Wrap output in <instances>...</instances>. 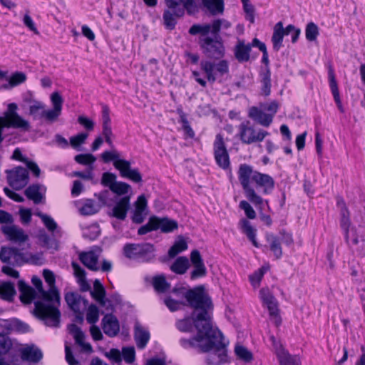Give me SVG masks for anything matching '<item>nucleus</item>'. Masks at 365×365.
I'll list each match as a JSON object with an SVG mask.
<instances>
[{"label": "nucleus", "mask_w": 365, "mask_h": 365, "mask_svg": "<svg viewBox=\"0 0 365 365\" xmlns=\"http://www.w3.org/2000/svg\"><path fill=\"white\" fill-rule=\"evenodd\" d=\"M198 44L202 53L208 58L220 60L217 63L210 61H202L201 69L205 73L207 81L213 83L217 80V76H223L229 73V63L227 60L222 59L225 55L224 41L220 35L209 36H200Z\"/></svg>", "instance_id": "obj_1"}, {"label": "nucleus", "mask_w": 365, "mask_h": 365, "mask_svg": "<svg viewBox=\"0 0 365 365\" xmlns=\"http://www.w3.org/2000/svg\"><path fill=\"white\" fill-rule=\"evenodd\" d=\"M237 175L246 197L256 206L262 205L263 199L251 186V182L255 184L257 188H262L264 195L270 194L274 188L275 182L272 176L254 170L248 164H240Z\"/></svg>", "instance_id": "obj_2"}, {"label": "nucleus", "mask_w": 365, "mask_h": 365, "mask_svg": "<svg viewBox=\"0 0 365 365\" xmlns=\"http://www.w3.org/2000/svg\"><path fill=\"white\" fill-rule=\"evenodd\" d=\"M197 334L190 339L182 338L179 343L184 349L198 348L200 352L207 353L212 349L220 350L223 347V335L212 324L207 322L204 326L196 324Z\"/></svg>", "instance_id": "obj_3"}, {"label": "nucleus", "mask_w": 365, "mask_h": 365, "mask_svg": "<svg viewBox=\"0 0 365 365\" xmlns=\"http://www.w3.org/2000/svg\"><path fill=\"white\" fill-rule=\"evenodd\" d=\"M41 300L34 302V314L43 320L47 326L58 327L60 324L61 312L52 304V302L60 303V294L56 287H51L48 291L44 289L41 293Z\"/></svg>", "instance_id": "obj_4"}, {"label": "nucleus", "mask_w": 365, "mask_h": 365, "mask_svg": "<svg viewBox=\"0 0 365 365\" xmlns=\"http://www.w3.org/2000/svg\"><path fill=\"white\" fill-rule=\"evenodd\" d=\"M165 8L163 14L165 28L172 31L175 29L179 19L185 16V11L192 15L197 11L195 0H164Z\"/></svg>", "instance_id": "obj_5"}, {"label": "nucleus", "mask_w": 365, "mask_h": 365, "mask_svg": "<svg viewBox=\"0 0 365 365\" xmlns=\"http://www.w3.org/2000/svg\"><path fill=\"white\" fill-rule=\"evenodd\" d=\"M187 304L193 308L195 312L200 310L196 314L197 321L211 319L209 311L212 309V302L211 298L205 292L203 286H198L192 289H188V292L185 296Z\"/></svg>", "instance_id": "obj_6"}, {"label": "nucleus", "mask_w": 365, "mask_h": 365, "mask_svg": "<svg viewBox=\"0 0 365 365\" xmlns=\"http://www.w3.org/2000/svg\"><path fill=\"white\" fill-rule=\"evenodd\" d=\"M155 251L154 245L148 242L127 243L123 248V255L126 258L146 263L155 259Z\"/></svg>", "instance_id": "obj_7"}, {"label": "nucleus", "mask_w": 365, "mask_h": 365, "mask_svg": "<svg viewBox=\"0 0 365 365\" xmlns=\"http://www.w3.org/2000/svg\"><path fill=\"white\" fill-rule=\"evenodd\" d=\"M231 26L230 22L225 19H217L211 24H195L189 29V34L192 36L200 34L206 36L210 32L212 35H220L221 28L227 29Z\"/></svg>", "instance_id": "obj_8"}, {"label": "nucleus", "mask_w": 365, "mask_h": 365, "mask_svg": "<svg viewBox=\"0 0 365 365\" xmlns=\"http://www.w3.org/2000/svg\"><path fill=\"white\" fill-rule=\"evenodd\" d=\"M239 136L242 143L252 144L256 142H262L269 133L262 129L256 132L254 127L250 125V122L247 120L239 125Z\"/></svg>", "instance_id": "obj_9"}, {"label": "nucleus", "mask_w": 365, "mask_h": 365, "mask_svg": "<svg viewBox=\"0 0 365 365\" xmlns=\"http://www.w3.org/2000/svg\"><path fill=\"white\" fill-rule=\"evenodd\" d=\"M6 173L8 184L16 190L22 189L29 182V172L21 166L6 170Z\"/></svg>", "instance_id": "obj_10"}, {"label": "nucleus", "mask_w": 365, "mask_h": 365, "mask_svg": "<svg viewBox=\"0 0 365 365\" xmlns=\"http://www.w3.org/2000/svg\"><path fill=\"white\" fill-rule=\"evenodd\" d=\"M0 260L13 267H20L29 262L24 253L19 249L14 247H1Z\"/></svg>", "instance_id": "obj_11"}, {"label": "nucleus", "mask_w": 365, "mask_h": 365, "mask_svg": "<svg viewBox=\"0 0 365 365\" xmlns=\"http://www.w3.org/2000/svg\"><path fill=\"white\" fill-rule=\"evenodd\" d=\"M213 150L217 165L223 170L228 169L230 166V156L221 134L216 135L213 143Z\"/></svg>", "instance_id": "obj_12"}, {"label": "nucleus", "mask_w": 365, "mask_h": 365, "mask_svg": "<svg viewBox=\"0 0 365 365\" xmlns=\"http://www.w3.org/2000/svg\"><path fill=\"white\" fill-rule=\"evenodd\" d=\"M259 297L263 304L267 306L269 316L275 319L277 327L282 323V319L279 314L278 302L274 295L268 289H262L259 291Z\"/></svg>", "instance_id": "obj_13"}, {"label": "nucleus", "mask_w": 365, "mask_h": 365, "mask_svg": "<svg viewBox=\"0 0 365 365\" xmlns=\"http://www.w3.org/2000/svg\"><path fill=\"white\" fill-rule=\"evenodd\" d=\"M51 101L53 105V108L48 110H43L41 117H43L49 122H54L61 114L63 99L61 95L56 91L51 95Z\"/></svg>", "instance_id": "obj_14"}, {"label": "nucleus", "mask_w": 365, "mask_h": 365, "mask_svg": "<svg viewBox=\"0 0 365 365\" xmlns=\"http://www.w3.org/2000/svg\"><path fill=\"white\" fill-rule=\"evenodd\" d=\"M190 262L193 267L190 272V279L195 280L207 275V268L204 264L200 252L197 250H193L190 253Z\"/></svg>", "instance_id": "obj_15"}, {"label": "nucleus", "mask_w": 365, "mask_h": 365, "mask_svg": "<svg viewBox=\"0 0 365 365\" xmlns=\"http://www.w3.org/2000/svg\"><path fill=\"white\" fill-rule=\"evenodd\" d=\"M11 329L12 326L9 321L0 319V356L7 354L13 346L8 336Z\"/></svg>", "instance_id": "obj_16"}, {"label": "nucleus", "mask_w": 365, "mask_h": 365, "mask_svg": "<svg viewBox=\"0 0 365 365\" xmlns=\"http://www.w3.org/2000/svg\"><path fill=\"white\" fill-rule=\"evenodd\" d=\"M115 168L119 170L120 175L122 178L129 179L134 182H142V175L138 169H132L129 161H118L115 163Z\"/></svg>", "instance_id": "obj_17"}, {"label": "nucleus", "mask_w": 365, "mask_h": 365, "mask_svg": "<svg viewBox=\"0 0 365 365\" xmlns=\"http://www.w3.org/2000/svg\"><path fill=\"white\" fill-rule=\"evenodd\" d=\"M0 127L2 131L5 128L21 129L24 131H29L31 128L29 122L24 120L18 113L14 114L13 116H9L8 118L0 117Z\"/></svg>", "instance_id": "obj_18"}, {"label": "nucleus", "mask_w": 365, "mask_h": 365, "mask_svg": "<svg viewBox=\"0 0 365 365\" xmlns=\"http://www.w3.org/2000/svg\"><path fill=\"white\" fill-rule=\"evenodd\" d=\"M1 230L6 239L11 242L21 244L29 240V236L24 230L15 225L1 226Z\"/></svg>", "instance_id": "obj_19"}, {"label": "nucleus", "mask_w": 365, "mask_h": 365, "mask_svg": "<svg viewBox=\"0 0 365 365\" xmlns=\"http://www.w3.org/2000/svg\"><path fill=\"white\" fill-rule=\"evenodd\" d=\"M196 312H192L190 317H185L182 319H179L176 322L177 329L182 332H191L193 330V327L196 328V324L204 326L205 323L212 324L211 319H207L206 322L204 320L197 321Z\"/></svg>", "instance_id": "obj_20"}, {"label": "nucleus", "mask_w": 365, "mask_h": 365, "mask_svg": "<svg viewBox=\"0 0 365 365\" xmlns=\"http://www.w3.org/2000/svg\"><path fill=\"white\" fill-rule=\"evenodd\" d=\"M130 198L128 195L119 199L114 205L111 212L108 213V215L120 220H125L130 207Z\"/></svg>", "instance_id": "obj_21"}, {"label": "nucleus", "mask_w": 365, "mask_h": 365, "mask_svg": "<svg viewBox=\"0 0 365 365\" xmlns=\"http://www.w3.org/2000/svg\"><path fill=\"white\" fill-rule=\"evenodd\" d=\"M102 329L110 337L117 336L120 331V324L117 317L113 314H106L102 319Z\"/></svg>", "instance_id": "obj_22"}, {"label": "nucleus", "mask_w": 365, "mask_h": 365, "mask_svg": "<svg viewBox=\"0 0 365 365\" xmlns=\"http://www.w3.org/2000/svg\"><path fill=\"white\" fill-rule=\"evenodd\" d=\"M248 116L264 127H269L272 123V115H268L257 106H252L249 109Z\"/></svg>", "instance_id": "obj_23"}, {"label": "nucleus", "mask_w": 365, "mask_h": 365, "mask_svg": "<svg viewBox=\"0 0 365 365\" xmlns=\"http://www.w3.org/2000/svg\"><path fill=\"white\" fill-rule=\"evenodd\" d=\"M68 330L73 335L76 343L81 346L85 351L88 353L93 351L92 346L89 343L84 341L85 334L80 327L75 324H71L68 325Z\"/></svg>", "instance_id": "obj_24"}, {"label": "nucleus", "mask_w": 365, "mask_h": 365, "mask_svg": "<svg viewBox=\"0 0 365 365\" xmlns=\"http://www.w3.org/2000/svg\"><path fill=\"white\" fill-rule=\"evenodd\" d=\"M65 300L68 307L73 312H78L81 310V303H83L84 308H86L88 304V301L86 299H84L80 294L73 292L66 293L65 294Z\"/></svg>", "instance_id": "obj_25"}, {"label": "nucleus", "mask_w": 365, "mask_h": 365, "mask_svg": "<svg viewBox=\"0 0 365 365\" xmlns=\"http://www.w3.org/2000/svg\"><path fill=\"white\" fill-rule=\"evenodd\" d=\"M20 352L23 361L38 363L43 358L42 351L34 345L24 347L21 349Z\"/></svg>", "instance_id": "obj_26"}, {"label": "nucleus", "mask_w": 365, "mask_h": 365, "mask_svg": "<svg viewBox=\"0 0 365 365\" xmlns=\"http://www.w3.org/2000/svg\"><path fill=\"white\" fill-rule=\"evenodd\" d=\"M99 255L94 251L82 252L79 255V259L88 269L92 271H98Z\"/></svg>", "instance_id": "obj_27"}, {"label": "nucleus", "mask_w": 365, "mask_h": 365, "mask_svg": "<svg viewBox=\"0 0 365 365\" xmlns=\"http://www.w3.org/2000/svg\"><path fill=\"white\" fill-rule=\"evenodd\" d=\"M252 45L245 44L244 41L239 40L235 46V58L240 63L247 62L250 58Z\"/></svg>", "instance_id": "obj_28"}, {"label": "nucleus", "mask_w": 365, "mask_h": 365, "mask_svg": "<svg viewBox=\"0 0 365 365\" xmlns=\"http://www.w3.org/2000/svg\"><path fill=\"white\" fill-rule=\"evenodd\" d=\"M150 333L145 329L140 324L136 323L134 329V339L137 347L143 349L150 340Z\"/></svg>", "instance_id": "obj_29"}, {"label": "nucleus", "mask_w": 365, "mask_h": 365, "mask_svg": "<svg viewBox=\"0 0 365 365\" xmlns=\"http://www.w3.org/2000/svg\"><path fill=\"white\" fill-rule=\"evenodd\" d=\"M265 239L275 258L277 259H280L282 257L283 252L279 238L272 232H267Z\"/></svg>", "instance_id": "obj_30"}, {"label": "nucleus", "mask_w": 365, "mask_h": 365, "mask_svg": "<svg viewBox=\"0 0 365 365\" xmlns=\"http://www.w3.org/2000/svg\"><path fill=\"white\" fill-rule=\"evenodd\" d=\"M91 297L99 303L101 306L106 305V289L98 279H96L93 282V289L90 291Z\"/></svg>", "instance_id": "obj_31"}, {"label": "nucleus", "mask_w": 365, "mask_h": 365, "mask_svg": "<svg viewBox=\"0 0 365 365\" xmlns=\"http://www.w3.org/2000/svg\"><path fill=\"white\" fill-rule=\"evenodd\" d=\"M214 350V352L209 354L206 359L207 365H220L227 361V354L224 343L223 347L220 350Z\"/></svg>", "instance_id": "obj_32"}, {"label": "nucleus", "mask_w": 365, "mask_h": 365, "mask_svg": "<svg viewBox=\"0 0 365 365\" xmlns=\"http://www.w3.org/2000/svg\"><path fill=\"white\" fill-rule=\"evenodd\" d=\"M152 285L158 294H164L170 289L171 284L166 279L165 274H158L153 277Z\"/></svg>", "instance_id": "obj_33"}, {"label": "nucleus", "mask_w": 365, "mask_h": 365, "mask_svg": "<svg viewBox=\"0 0 365 365\" xmlns=\"http://www.w3.org/2000/svg\"><path fill=\"white\" fill-rule=\"evenodd\" d=\"M329 86L334 99L335 103H336V106L339 110L341 113H344V108L342 106V103L340 98V94L337 86V82L335 78L334 73L332 68H329Z\"/></svg>", "instance_id": "obj_34"}, {"label": "nucleus", "mask_w": 365, "mask_h": 365, "mask_svg": "<svg viewBox=\"0 0 365 365\" xmlns=\"http://www.w3.org/2000/svg\"><path fill=\"white\" fill-rule=\"evenodd\" d=\"M14 284L10 281L0 283V297L9 302H12L16 295Z\"/></svg>", "instance_id": "obj_35"}, {"label": "nucleus", "mask_w": 365, "mask_h": 365, "mask_svg": "<svg viewBox=\"0 0 365 365\" xmlns=\"http://www.w3.org/2000/svg\"><path fill=\"white\" fill-rule=\"evenodd\" d=\"M284 27L282 21L277 22L274 26L272 42L274 51H278L282 47L284 38Z\"/></svg>", "instance_id": "obj_36"}, {"label": "nucleus", "mask_w": 365, "mask_h": 365, "mask_svg": "<svg viewBox=\"0 0 365 365\" xmlns=\"http://www.w3.org/2000/svg\"><path fill=\"white\" fill-rule=\"evenodd\" d=\"M41 185L32 184L30 185L24 191L26 197L34 202V204L38 205L42 202L43 195L41 193Z\"/></svg>", "instance_id": "obj_37"}, {"label": "nucleus", "mask_w": 365, "mask_h": 365, "mask_svg": "<svg viewBox=\"0 0 365 365\" xmlns=\"http://www.w3.org/2000/svg\"><path fill=\"white\" fill-rule=\"evenodd\" d=\"M156 223L158 230L160 229L164 233L172 232L178 227V222L168 217L159 218L156 217Z\"/></svg>", "instance_id": "obj_38"}, {"label": "nucleus", "mask_w": 365, "mask_h": 365, "mask_svg": "<svg viewBox=\"0 0 365 365\" xmlns=\"http://www.w3.org/2000/svg\"><path fill=\"white\" fill-rule=\"evenodd\" d=\"M190 262L187 257H178L170 265V270L177 274H184L190 267Z\"/></svg>", "instance_id": "obj_39"}, {"label": "nucleus", "mask_w": 365, "mask_h": 365, "mask_svg": "<svg viewBox=\"0 0 365 365\" xmlns=\"http://www.w3.org/2000/svg\"><path fill=\"white\" fill-rule=\"evenodd\" d=\"M259 76L261 78V93L264 96H268L271 93V71L270 69L261 70L259 72Z\"/></svg>", "instance_id": "obj_40"}, {"label": "nucleus", "mask_w": 365, "mask_h": 365, "mask_svg": "<svg viewBox=\"0 0 365 365\" xmlns=\"http://www.w3.org/2000/svg\"><path fill=\"white\" fill-rule=\"evenodd\" d=\"M240 222L242 224V232L247 235V238L255 247H259L261 245L256 240L257 230L251 225V223L247 219L241 220Z\"/></svg>", "instance_id": "obj_41"}, {"label": "nucleus", "mask_w": 365, "mask_h": 365, "mask_svg": "<svg viewBox=\"0 0 365 365\" xmlns=\"http://www.w3.org/2000/svg\"><path fill=\"white\" fill-rule=\"evenodd\" d=\"M202 3L212 15L222 14L224 11L223 0H202Z\"/></svg>", "instance_id": "obj_42"}, {"label": "nucleus", "mask_w": 365, "mask_h": 365, "mask_svg": "<svg viewBox=\"0 0 365 365\" xmlns=\"http://www.w3.org/2000/svg\"><path fill=\"white\" fill-rule=\"evenodd\" d=\"M177 113L180 116L179 122L182 123V128L185 134L187 135V137L190 138H193L195 134L189 123V121L187 118V115L182 110V108H178Z\"/></svg>", "instance_id": "obj_43"}, {"label": "nucleus", "mask_w": 365, "mask_h": 365, "mask_svg": "<svg viewBox=\"0 0 365 365\" xmlns=\"http://www.w3.org/2000/svg\"><path fill=\"white\" fill-rule=\"evenodd\" d=\"M102 120H103V135H112V129H111V120L109 115V108L107 106H104L103 107L102 111Z\"/></svg>", "instance_id": "obj_44"}, {"label": "nucleus", "mask_w": 365, "mask_h": 365, "mask_svg": "<svg viewBox=\"0 0 365 365\" xmlns=\"http://www.w3.org/2000/svg\"><path fill=\"white\" fill-rule=\"evenodd\" d=\"M99 208V206L96 204L93 200L87 199L79 210L83 215H91L97 213Z\"/></svg>", "instance_id": "obj_45"}, {"label": "nucleus", "mask_w": 365, "mask_h": 365, "mask_svg": "<svg viewBox=\"0 0 365 365\" xmlns=\"http://www.w3.org/2000/svg\"><path fill=\"white\" fill-rule=\"evenodd\" d=\"M26 80V76L23 72H16L12 74L9 78L8 83L1 86V88L9 89L10 88L16 86Z\"/></svg>", "instance_id": "obj_46"}, {"label": "nucleus", "mask_w": 365, "mask_h": 365, "mask_svg": "<svg viewBox=\"0 0 365 365\" xmlns=\"http://www.w3.org/2000/svg\"><path fill=\"white\" fill-rule=\"evenodd\" d=\"M187 249V244L186 241L180 237L178 240L175 241L173 245L168 250V255L170 257L173 258L179 253Z\"/></svg>", "instance_id": "obj_47"}, {"label": "nucleus", "mask_w": 365, "mask_h": 365, "mask_svg": "<svg viewBox=\"0 0 365 365\" xmlns=\"http://www.w3.org/2000/svg\"><path fill=\"white\" fill-rule=\"evenodd\" d=\"M319 34V29L318 26L312 21L309 22L305 28V36L307 40L309 41H314L317 40Z\"/></svg>", "instance_id": "obj_48"}, {"label": "nucleus", "mask_w": 365, "mask_h": 365, "mask_svg": "<svg viewBox=\"0 0 365 365\" xmlns=\"http://www.w3.org/2000/svg\"><path fill=\"white\" fill-rule=\"evenodd\" d=\"M74 160L77 163L88 165L90 167V170H93V164L96 160V158L91 153H84L76 155Z\"/></svg>", "instance_id": "obj_49"}, {"label": "nucleus", "mask_w": 365, "mask_h": 365, "mask_svg": "<svg viewBox=\"0 0 365 365\" xmlns=\"http://www.w3.org/2000/svg\"><path fill=\"white\" fill-rule=\"evenodd\" d=\"M131 190V187L129 184L125 182L116 181L113 186H110V190L117 194L118 195H123Z\"/></svg>", "instance_id": "obj_50"}, {"label": "nucleus", "mask_w": 365, "mask_h": 365, "mask_svg": "<svg viewBox=\"0 0 365 365\" xmlns=\"http://www.w3.org/2000/svg\"><path fill=\"white\" fill-rule=\"evenodd\" d=\"M99 319V309L98 307L91 304L88 306L87 314H86V320L88 323L91 324H96Z\"/></svg>", "instance_id": "obj_51"}, {"label": "nucleus", "mask_w": 365, "mask_h": 365, "mask_svg": "<svg viewBox=\"0 0 365 365\" xmlns=\"http://www.w3.org/2000/svg\"><path fill=\"white\" fill-rule=\"evenodd\" d=\"M158 230V226H157V223H156V216H152L149 218V220L148 222L141 226L138 230V234L139 235H145L151 231H153V230Z\"/></svg>", "instance_id": "obj_52"}, {"label": "nucleus", "mask_w": 365, "mask_h": 365, "mask_svg": "<svg viewBox=\"0 0 365 365\" xmlns=\"http://www.w3.org/2000/svg\"><path fill=\"white\" fill-rule=\"evenodd\" d=\"M235 352L240 359L245 362H250L252 359V352L244 346L237 345L235 349Z\"/></svg>", "instance_id": "obj_53"}, {"label": "nucleus", "mask_w": 365, "mask_h": 365, "mask_svg": "<svg viewBox=\"0 0 365 365\" xmlns=\"http://www.w3.org/2000/svg\"><path fill=\"white\" fill-rule=\"evenodd\" d=\"M279 365H299V359L297 356L291 355L288 351L279 358Z\"/></svg>", "instance_id": "obj_54"}, {"label": "nucleus", "mask_w": 365, "mask_h": 365, "mask_svg": "<svg viewBox=\"0 0 365 365\" xmlns=\"http://www.w3.org/2000/svg\"><path fill=\"white\" fill-rule=\"evenodd\" d=\"M45 106L41 101H34V104L29 106V115L33 116L34 119L41 118V112L44 110Z\"/></svg>", "instance_id": "obj_55"}, {"label": "nucleus", "mask_w": 365, "mask_h": 365, "mask_svg": "<svg viewBox=\"0 0 365 365\" xmlns=\"http://www.w3.org/2000/svg\"><path fill=\"white\" fill-rule=\"evenodd\" d=\"M101 159L105 163L113 161V166L115 167V163L120 160H125L124 159H120V155L117 151H108L106 150L101 154Z\"/></svg>", "instance_id": "obj_56"}, {"label": "nucleus", "mask_w": 365, "mask_h": 365, "mask_svg": "<svg viewBox=\"0 0 365 365\" xmlns=\"http://www.w3.org/2000/svg\"><path fill=\"white\" fill-rule=\"evenodd\" d=\"M36 215L41 219L44 225L49 231L53 232L57 228V224L51 217L41 212H37Z\"/></svg>", "instance_id": "obj_57"}, {"label": "nucleus", "mask_w": 365, "mask_h": 365, "mask_svg": "<svg viewBox=\"0 0 365 365\" xmlns=\"http://www.w3.org/2000/svg\"><path fill=\"white\" fill-rule=\"evenodd\" d=\"M243 4V9L246 14V19L252 24L255 22V8L250 3V0H241Z\"/></svg>", "instance_id": "obj_58"}, {"label": "nucleus", "mask_w": 365, "mask_h": 365, "mask_svg": "<svg viewBox=\"0 0 365 365\" xmlns=\"http://www.w3.org/2000/svg\"><path fill=\"white\" fill-rule=\"evenodd\" d=\"M164 304L169 309L170 312H175L180 309L181 305H185V303L181 301H178L173 299L170 296L166 297L164 299Z\"/></svg>", "instance_id": "obj_59"}, {"label": "nucleus", "mask_w": 365, "mask_h": 365, "mask_svg": "<svg viewBox=\"0 0 365 365\" xmlns=\"http://www.w3.org/2000/svg\"><path fill=\"white\" fill-rule=\"evenodd\" d=\"M122 357L125 362L128 364L133 363L135 359V351L133 346L123 347L122 349Z\"/></svg>", "instance_id": "obj_60"}, {"label": "nucleus", "mask_w": 365, "mask_h": 365, "mask_svg": "<svg viewBox=\"0 0 365 365\" xmlns=\"http://www.w3.org/2000/svg\"><path fill=\"white\" fill-rule=\"evenodd\" d=\"M88 138L86 133H80L70 138V144L73 148H77L78 146L84 143Z\"/></svg>", "instance_id": "obj_61"}, {"label": "nucleus", "mask_w": 365, "mask_h": 365, "mask_svg": "<svg viewBox=\"0 0 365 365\" xmlns=\"http://www.w3.org/2000/svg\"><path fill=\"white\" fill-rule=\"evenodd\" d=\"M116 175L112 173H104L101 178V184L105 187H108L110 190V186L116 182Z\"/></svg>", "instance_id": "obj_62"}, {"label": "nucleus", "mask_w": 365, "mask_h": 365, "mask_svg": "<svg viewBox=\"0 0 365 365\" xmlns=\"http://www.w3.org/2000/svg\"><path fill=\"white\" fill-rule=\"evenodd\" d=\"M260 108L268 112V115H272V118L279 109V103L277 101H272L269 103H262Z\"/></svg>", "instance_id": "obj_63"}, {"label": "nucleus", "mask_w": 365, "mask_h": 365, "mask_svg": "<svg viewBox=\"0 0 365 365\" xmlns=\"http://www.w3.org/2000/svg\"><path fill=\"white\" fill-rule=\"evenodd\" d=\"M267 270L264 267H262L257 271L255 272L252 275L250 276V281L252 285H259L262 278L263 277L265 272Z\"/></svg>", "instance_id": "obj_64"}]
</instances>
